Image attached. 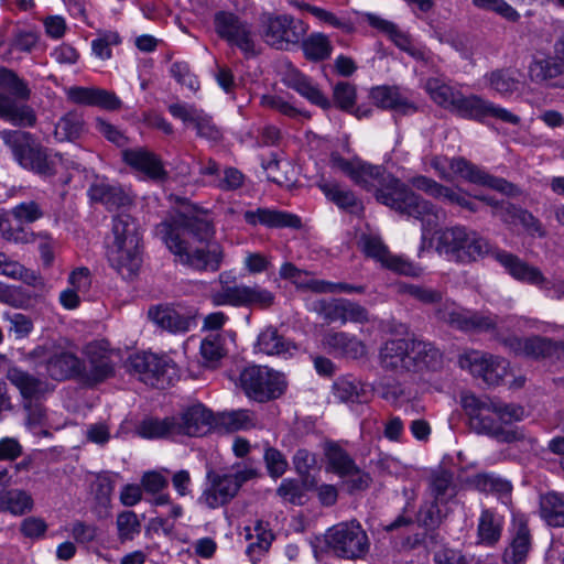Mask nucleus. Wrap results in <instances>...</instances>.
I'll return each mask as SVG.
<instances>
[{
    "label": "nucleus",
    "instance_id": "1",
    "mask_svg": "<svg viewBox=\"0 0 564 564\" xmlns=\"http://www.w3.org/2000/svg\"><path fill=\"white\" fill-rule=\"evenodd\" d=\"M175 261L196 272H217L225 259L224 247L216 240V226L208 212L181 214L158 226Z\"/></svg>",
    "mask_w": 564,
    "mask_h": 564
},
{
    "label": "nucleus",
    "instance_id": "2",
    "mask_svg": "<svg viewBox=\"0 0 564 564\" xmlns=\"http://www.w3.org/2000/svg\"><path fill=\"white\" fill-rule=\"evenodd\" d=\"M351 181L361 188L373 192L379 203L420 220L423 237L434 231L444 219L445 215L441 208L417 195L382 165H372L359 160Z\"/></svg>",
    "mask_w": 564,
    "mask_h": 564
},
{
    "label": "nucleus",
    "instance_id": "3",
    "mask_svg": "<svg viewBox=\"0 0 564 564\" xmlns=\"http://www.w3.org/2000/svg\"><path fill=\"white\" fill-rule=\"evenodd\" d=\"M460 403L468 416L470 429L477 434H485L506 443L525 440L522 431L503 427L505 424L522 420V406L488 397L478 398L473 393L462 395Z\"/></svg>",
    "mask_w": 564,
    "mask_h": 564
},
{
    "label": "nucleus",
    "instance_id": "4",
    "mask_svg": "<svg viewBox=\"0 0 564 564\" xmlns=\"http://www.w3.org/2000/svg\"><path fill=\"white\" fill-rule=\"evenodd\" d=\"M113 240L108 246L110 265L123 278L134 276L142 263L141 232L137 220L129 214H118L112 219Z\"/></svg>",
    "mask_w": 564,
    "mask_h": 564
},
{
    "label": "nucleus",
    "instance_id": "5",
    "mask_svg": "<svg viewBox=\"0 0 564 564\" xmlns=\"http://www.w3.org/2000/svg\"><path fill=\"white\" fill-rule=\"evenodd\" d=\"M30 97L28 84L13 70L0 67V118L14 126L32 127L35 115L25 104Z\"/></svg>",
    "mask_w": 564,
    "mask_h": 564
},
{
    "label": "nucleus",
    "instance_id": "6",
    "mask_svg": "<svg viewBox=\"0 0 564 564\" xmlns=\"http://www.w3.org/2000/svg\"><path fill=\"white\" fill-rule=\"evenodd\" d=\"M436 250L448 260L470 263L491 251L490 243L478 232L464 226L443 229L436 239Z\"/></svg>",
    "mask_w": 564,
    "mask_h": 564
},
{
    "label": "nucleus",
    "instance_id": "7",
    "mask_svg": "<svg viewBox=\"0 0 564 564\" xmlns=\"http://www.w3.org/2000/svg\"><path fill=\"white\" fill-rule=\"evenodd\" d=\"M259 476V470L249 464H235L229 473L208 470V487L204 489L198 502L209 509H216L230 502L247 481Z\"/></svg>",
    "mask_w": 564,
    "mask_h": 564
},
{
    "label": "nucleus",
    "instance_id": "8",
    "mask_svg": "<svg viewBox=\"0 0 564 564\" xmlns=\"http://www.w3.org/2000/svg\"><path fill=\"white\" fill-rule=\"evenodd\" d=\"M239 387L248 399L265 403L285 393L288 380L281 371L267 366L251 365L241 370Z\"/></svg>",
    "mask_w": 564,
    "mask_h": 564
},
{
    "label": "nucleus",
    "instance_id": "9",
    "mask_svg": "<svg viewBox=\"0 0 564 564\" xmlns=\"http://www.w3.org/2000/svg\"><path fill=\"white\" fill-rule=\"evenodd\" d=\"M126 369L140 381L156 389L172 386L180 377L177 366L171 358L153 352L131 355L126 361Z\"/></svg>",
    "mask_w": 564,
    "mask_h": 564
},
{
    "label": "nucleus",
    "instance_id": "10",
    "mask_svg": "<svg viewBox=\"0 0 564 564\" xmlns=\"http://www.w3.org/2000/svg\"><path fill=\"white\" fill-rule=\"evenodd\" d=\"M226 273L219 275L221 289L213 295L216 305H231L235 307H250L265 311L275 304V294L260 284L229 285L224 281Z\"/></svg>",
    "mask_w": 564,
    "mask_h": 564
},
{
    "label": "nucleus",
    "instance_id": "11",
    "mask_svg": "<svg viewBox=\"0 0 564 564\" xmlns=\"http://www.w3.org/2000/svg\"><path fill=\"white\" fill-rule=\"evenodd\" d=\"M326 543L336 556L345 560L364 558L370 547L369 538L357 521L334 525L326 534Z\"/></svg>",
    "mask_w": 564,
    "mask_h": 564
},
{
    "label": "nucleus",
    "instance_id": "12",
    "mask_svg": "<svg viewBox=\"0 0 564 564\" xmlns=\"http://www.w3.org/2000/svg\"><path fill=\"white\" fill-rule=\"evenodd\" d=\"M214 28L221 40L239 48L247 58L258 54L252 25L237 14L228 11L216 12Z\"/></svg>",
    "mask_w": 564,
    "mask_h": 564
},
{
    "label": "nucleus",
    "instance_id": "13",
    "mask_svg": "<svg viewBox=\"0 0 564 564\" xmlns=\"http://www.w3.org/2000/svg\"><path fill=\"white\" fill-rule=\"evenodd\" d=\"M307 31L308 25L304 21L290 14L270 15L262 25L264 42L271 47L284 51L299 45Z\"/></svg>",
    "mask_w": 564,
    "mask_h": 564
},
{
    "label": "nucleus",
    "instance_id": "14",
    "mask_svg": "<svg viewBox=\"0 0 564 564\" xmlns=\"http://www.w3.org/2000/svg\"><path fill=\"white\" fill-rule=\"evenodd\" d=\"M435 315L440 321L463 332L495 334L500 322L499 317L495 314L473 312L449 302L442 303L435 311Z\"/></svg>",
    "mask_w": 564,
    "mask_h": 564
},
{
    "label": "nucleus",
    "instance_id": "15",
    "mask_svg": "<svg viewBox=\"0 0 564 564\" xmlns=\"http://www.w3.org/2000/svg\"><path fill=\"white\" fill-rule=\"evenodd\" d=\"M502 345L512 354L533 360L555 359L564 361V341L550 337L531 335L519 337L511 335L501 339Z\"/></svg>",
    "mask_w": 564,
    "mask_h": 564
},
{
    "label": "nucleus",
    "instance_id": "16",
    "mask_svg": "<svg viewBox=\"0 0 564 564\" xmlns=\"http://www.w3.org/2000/svg\"><path fill=\"white\" fill-rule=\"evenodd\" d=\"M452 113L463 119L478 122H485L487 118H496L511 124L520 123V117L506 108L495 105L481 96L475 94L464 95L462 91L453 106Z\"/></svg>",
    "mask_w": 564,
    "mask_h": 564
},
{
    "label": "nucleus",
    "instance_id": "17",
    "mask_svg": "<svg viewBox=\"0 0 564 564\" xmlns=\"http://www.w3.org/2000/svg\"><path fill=\"white\" fill-rule=\"evenodd\" d=\"M84 355L88 366L82 361V383L94 387L115 376V350L107 340L89 343Z\"/></svg>",
    "mask_w": 564,
    "mask_h": 564
},
{
    "label": "nucleus",
    "instance_id": "18",
    "mask_svg": "<svg viewBox=\"0 0 564 564\" xmlns=\"http://www.w3.org/2000/svg\"><path fill=\"white\" fill-rule=\"evenodd\" d=\"M42 358L48 376L55 380L76 378L82 382V360L55 340L37 347V359Z\"/></svg>",
    "mask_w": 564,
    "mask_h": 564
},
{
    "label": "nucleus",
    "instance_id": "19",
    "mask_svg": "<svg viewBox=\"0 0 564 564\" xmlns=\"http://www.w3.org/2000/svg\"><path fill=\"white\" fill-rule=\"evenodd\" d=\"M459 365L490 386L499 384L507 376L509 368V362L505 358L478 350H471L462 356Z\"/></svg>",
    "mask_w": 564,
    "mask_h": 564
},
{
    "label": "nucleus",
    "instance_id": "20",
    "mask_svg": "<svg viewBox=\"0 0 564 564\" xmlns=\"http://www.w3.org/2000/svg\"><path fill=\"white\" fill-rule=\"evenodd\" d=\"M167 109L175 119H180L184 124H192L198 138L214 143L224 139V131L213 117L195 105L174 102Z\"/></svg>",
    "mask_w": 564,
    "mask_h": 564
},
{
    "label": "nucleus",
    "instance_id": "21",
    "mask_svg": "<svg viewBox=\"0 0 564 564\" xmlns=\"http://www.w3.org/2000/svg\"><path fill=\"white\" fill-rule=\"evenodd\" d=\"M360 245L365 254L378 261L384 269L410 276L420 274V268L401 256L392 254L381 238L364 235Z\"/></svg>",
    "mask_w": 564,
    "mask_h": 564
},
{
    "label": "nucleus",
    "instance_id": "22",
    "mask_svg": "<svg viewBox=\"0 0 564 564\" xmlns=\"http://www.w3.org/2000/svg\"><path fill=\"white\" fill-rule=\"evenodd\" d=\"M216 420L210 410L198 403L185 409L175 416V430L177 435L202 437L213 431Z\"/></svg>",
    "mask_w": 564,
    "mask_h": 564
},
{
    "label": "nucleus",
    "instance_id": "23",
    "mask_svg": "<svg viewBox=\"0 0 564 564\" xmlns=\"http://www.w3.org/2000/svg\"><path fill=\"white\" fill-rule=\"evenodd\" d=\"M123 162L148 180L161 182L167 178L161 158L145 148L127 149L122 152Z\"/></svg>",
    "mask_w": 564,
    "mask_h": 564
},
{
    "label": "nucleus",
    "instance_id": "24",
    "mask_svg": "<svg viewBox=\"0 0 564 564\" xmlns=\"http://www.w3.org/2000/svg\"><path fill=\"white\" fill-rule=\"evenodd\" d=\"M410 349V339L395 338L387 340L379 352L381 367L395 373L412 371L414 362L411 359Z\"/></svg>",
    "mask_w": 564,
    "mask_h": 564
},
{
    "label": "nucleus",
    "instance_id": "25",
    "mask_svg": "<svg viewBox=\"0 0 564 564\" xmlns=\"http://www.w3.org/2000/svg\"><path fill=\"white\" fill-rule=\"evenodd\" d=\"M243 219L250 226L261 225L270 229H300L302 227V220L297 215L268 207L246 210L243 213Z\"/></svg>",
    "mask_w": 564,
    "mask_h": 564
},
{
    "label": "nucleus",
    "instance_id": "26",
    "mask_svg": "<svg viewBox=\"0 0 564 564\" xmlns=\"http://www.w3.org/2000/svg\"><path fill=\"white\" fill-rule=\"evenodd\" d=\"M510 533V543L502 554V560L506 564L524 563L532 549V534L528 521L522 517L514 519Z\"/></svg>",
    "mask_w": 564,
    "mask_h": 564
},
{
    "label": "nucleus",
    "instance_id": "27",
    "mask_svg": "<svg viewBox=\"0 0 564 564\" xmlns=\"http://www.w3.org/2000/svg\"><path fill=\"white\" fill-rule=\"evenodd\" d=\"M67 100L79 106L99 107L107 110L121 108L115 93L97 87L72 86L66 90Z\"/></svg>",
    "mask_w": 564,
    "mask_h": 564
},
{
    "label": "nucleus",
    "instance_id": "28",
    "mask_svg": "<svg viewBox=\"0 0 564 564\" xmlns=\"http://www.w3.org/2000/svg\"><path fill=\"white\" fill-rule=\"evenodd\" d=\"M492 254L513 279L539 288L546 283V278L539 268L530 265L518 256L505 250H496Z\"/></svg>",
    "mask_w": 564,
    "mask_h": 564
},
{
    "label": "nucleus",
    "instance_id": "29",
    "mask_svg": "<svg viewBox=\"0 0 564 564\" xmlns=\"http://www.w3.org/2000/svg\"><path fill=\"white\" fill-rule=\"evenodd\" d=\"M492 254L513 279L539 288L546 283V278L539 268L530 265L518 256L505 250H496Z\"/></svg>",
    "mask_w": 564,
    "mask_h": 564
},
{
    "label": "nucleus",
    "instance_id": "30",
    "mask_svg": "<svg viewBox=\"0 0 564 564\" xmlns=\"http://www.w3.org/2000/svg\"><path fill=\"white\" fill-rule=\"evenodd\" d=\"M0 137L22 167L30 171L35 169V140L30 132L3 130Z\"/></svg>",
    "mask_w": 564,
    "mask_h": 564
},
{
    "label": "nucleus",
    "instance_id": "31",
    "mask_svg": "<svg viewBox=\"0 0 564 564\" xmlns=\"http://www.w3.org/2000/svg\"><path fill=\"white\" fill-rule=\"evenodd\" d=\"M322 344L330 354L351 359L361 358L367 352L366 345L346 332L329 330L323 336Z\"/></svg>",
    "mask_w": 564,
    "mask_h": 564
},
{
    "label": "nucleus",
    "instance_id": "32",
    "mask_svg": "<svg viewBox=\"0 0 564 564\" xmlns=\"http://www.w3.org/2000/svg\"><path fill=\"white\" fill-rule=\"evenodd\" d=\"M555 55H534L528 67V74L531 82L544 84L564 74V56L557 53Z\"/></svg>",
    "mask_w": 564,
    "mask_h": 564
},
{
    "label": "nucleus",
    "instance_id": "33",
    "mask_svg": "<svg viewBox=\"0 0 564 564\" xmlns=\"http://www.w3.org/2000/svg\"><path fill=\"white\" fill-rule=\"evenodd\" d=\"M370 98L373 104L382 109L393 110L401 115H409L416 111L411 102L398 87L378 86L371 89Z\"/></svg>",
    "mask_w": 564,
    "mask_h": 564
},
{
    "label": "nucleus",
    "instance_id": "34",
    "mask_svg": "<svg viewBox=\"0 0 564 564\" xmlns=\"http://www.w3.org/2000/svg\"><path fill=\"white\" fill-rule=\"evenodd\" d=\"M256 349L268 356L286 357L292 356L297 346L270 325L258 335Z\"/></svg>",
    "mask_w": 564,
    "mask_h": 564
},
{
    "label": "nucleus",
    "instance_id": "35",
    "mask_svg": "<svg viewBox=\"0 0 564 564\" xmlns=\"http://www.w3.org/2000/svg\"><path fill=\"white\" fill-rule=\"evenodd\" d=\"M149 318L159 327L171 333H185L189 329L192 318L180 314L169 305L152 306L148 311Z\"/></svg>",
    "mask_w": 564,
    "mask_h": 564
},
{
    "label": "nucleus",
    "instance_id": "36",
    "mask_svg": "<svg viewBox=\"0 0 564 564\" xmlns=\"http://www.w3.org/2000/svg\"><path fill=\"white\" fill-rule=\"evenodd\" d=\"M503 518L492 509H484L477 524L478 544L495 546L501 539Z\"/></svg>",
    "mask_w": 564,
    "mask_h": 564
},
{
    "label": "nucleus",
    "instance_id": "37",
    "mask_svg": "<svg viewBox=\"0 0 564 564\" xmlns=\"http://www.w3.org/2000/svg\"><path fill=\"white\" fill-rule=\"evenodd\" d=\"M6 378L19 390L23 406L30 412L31 417L35 402V377L15 365H10Z\"/></svg>",
    "mask_w": 564,
    "mask_h": 564
},
{
    "label": "nucleus",
    "instance_id": "38",
    "mask_svg": "<svg viewBox=\"0 0 564 564\" xmlns=\"http://www.w3.org/2000/svg\"><path fill=\"white\" fill-rule=\"evenodd\" d=\"M326 471L335 474L339 478L355 468L352 456L337 442L328 441L324 444Z\"/></svg>",
    "mask_w": 564,
    "mask_h": 564
},
{
    "label": "nucleus",
    "instance_id": "39",
    "mask_svg": "<svg viewBox=\"0 0 564 564\" xmlns=\"http://www.w3.org/2000/svg\"><path fill=\"white\" fill-rule=\"evenodd\" d=\"M288 85L302 97L306 98L311 104L316 105L324 110L330 108V100L307 76L299 72L291 73L289 75Z\"/></svg>",
    "mask_w": 564,
    "mask_h": 564
},
{
    "label": "nucleus",
    "instance_id": "40",
    "mask_svg": "<svg viewBox=\"0 0 564 564\" xmlns=\"http://www.w3.org/2000/svg\"><path fill=\"white\" fill-rule=\"evenodd\" d=\"M411 341V359L413 360V370L437 369L442 364L441 351L429 341L410 339Z\"/></svg>",
    "mask_w": 564,
    "mask_h": 564
},
{
    "label": "nucleus",
    "instance_id": "41",
    "mask_svg": "<svg viewBox=\"0 0 564 564\" xmlns=\"http://www.w3.org/2000/svg\"><path fill=\"white\" fill-rule=\"evenodd\" d=\"M307 61L322 62L330 57L333 44L329 37L321 32H313L300 42Z\"/></svg>",
    "mask_w": 564,
    "mask_h": 564
},
{
    "label": "nucleus",
    "instance_id": "42",
    "mask_svg": "<svg viewBox=\"0 0 564 564\" xmlns=\"http://www.w3.org/2000/svg\"><path fill=\"white\" fill-rule=\"evenodd\" d=\"M84 127L83 115L76 110L68 111L55 124L54 139L58 142L75 141L83 134Z\"/></svg>",
    "mask_w": 564,
    "mask_h": 564
},
{
    "label": "nucleus",
    "instance_id": "43",
    "mask_svg": "<svg viewBox=\"0 0 564 564\" xmlns=\"http://www.w3.org/2000/svg\"><path fill=\"white\" fill-rule=\"evenodd\" d=\"M91 198L100 202L109 210L124 207L131 203L127 193L117 185L98 184L90 188Z\"/></svg>",
    "mask_w": 564,
    "mask_h": 564
},
{
    "label": "nucleus",
    "instance_id": "44",
    "mask_svg": "<svg viewBox=\"0 0 564 564\" xmlns=\"http://www.w3.org/2000/svg\"><path fill=\"white\" fill-rule=\"evenodd\" d=\"M541 517L551 527H564V494L547 492L540 502Z\"/></svg>",
    "mask_w": 564,
    "mask_h": 564
},
{
    "label": "nucleus",
    "instance_id": "45",
    "mask_svg": "<svg viewBox=\"0 0 564 564\" xmlns=\"http://www.w3.org/2000/svg\"><path fill=\"white\" fill-rule=\"evenodd\" d=\"M317 187L328 200L340 209H352L357 206V198L350 189L343 188L338 183L332 182L324 176L317 182Z\"/></svg>",
    "mask_w": 564,
    "mask_h": 564
},
{
    "label": "nucleus",
    "instance_id": "46",
    "mask_svg": "<svg viewBox=\"0 0 564 564\" xmlns=\"http://www.w3.org/2000/svg\"><path fill=\"white\" fill-rule=\"evenodd\" d=\"M425 90L435 104L451 112L460 93V90L455 89L444 80L436 77H432L426 80Z\"/></svg>",
    "mask_w": 564,
    "mask_h": 564
},
{
    "label": "nucleus",
    "instance_id": "47",
    "mask_svg": "<svg viewBox=\"0 0 564 564\" xmlns=\"http://www.w3.org/2000/svg\"><path fill=\"white\" fill-rule=\"evenodd\" d=\"M333 394L339 402L360 403L364 401L365 389L359 380L346 376L333 383Z\"/></svg>",
    "mask_w": 564,
    "mask_h": 564
},
{
    "label": "nucleus",
    "instance_id": "48",
    "mask_svg": "<svg viewBox=\"0 0 564 564\" xmlns=\"http://www.w3.org/2000/svg\"><path fill=\"white\" fill-rule=\"evenodd\" d=\"M344 297L316 300L311 304L310 310L328 325L333 323L344 325Z\"/></svg>",
    "mask_w": 564,
    "mask_h": 564
},
{
    "label": "nucleus",
    "instance_id": "49",
    "mask_svg": "<svg viewBox=\"0 0 564 564\" xmlns=\"http://www.w3.org/2000/svg\"><path fill=\"white\" fill-rule=\"evenodd\" d=\"M138 432L145 438H161L177 436L175 430V416L159 419H147L141 422Z\"/></svg>",
    "mask_w": 564,
    "mask_h": 564
},
{
    "label": "nucleus",
    "instance_id": "50",
    "mask_svg": "<svg viewBox=\"0 0 564 564\" xmlns=\"http://www.w3.org/2000/svg\"><path fill=\"white\" fill-rule=\"evenodd\" d=\"M293 464L304 488L307 490L313 489L316 486V479L311 476V470L317 464L316 455L305 448H299L294 454Z\"/></svg>",
    "mask_w": 564,
    "mask_h": 564
},
{
    "label": "nucleus",
    "instance_id": "51",
    "mask_svg": "<svg viewBox=\"0 0 564 564\" xmlns=\"http://www.w3.org/2000/svg\"><path fill=\"white\" fill-rule=\"evenodd\" d=\"M449 170L470 183L486 185L489 174L463 156L452 158Z\"/></svg>",
    "mask_w": 564,
    "mask_h": 564
},
{
    "label": "nucleus",
    "instance_id": "52",
    "mask_svg": "<svg viewBox=\"0 0 564 564\" xmlns=\"http://www.w3.org/2000/svg\"><path fill=\"white\" fill-rule=\"evenodd\" d=\"M33 499L31 495L18 489L0 494V509L8 510L15 516H21L31 510Z\"/></svg>",
    "mask_w": 564,
    "mask_h": 564
},
{
    "label": "nucleus",
    "instance_id": "53",
    "mask_svg": "<svg viewBox=\"0 0 564 564\" xmlns=\"http://www.w3.org/2000/svg\"><path fill=\"white\" fill-rule=\"evenodd\" d=\"M471 485L481 492H491L499 495H507L511 491V484L492 474V473H479L471 479Z\"/></svg>",
    "mask_w": 564,
    "mask_h": 564
},
{
    "label": "nucleus",
    "instance_id": "54",
    "mask_svg": "<svg viewBox=\"0 0 564 564\" xmlns=\"http://www.w3.org/2000/svg\"><path fill=\"white\" fill-rule=\"evenodd\" d=\"M491 89L502 96H510L519 89L520 82L509 69H496L487 75Z\"/></svg>",
    "mask_w": 564,
    "mask_h": 564
},
{
    "label": "nucleus",
    "instance_id": "55",
    "mask_svg": "<svg viewBox=\"0 0 564 564\" xmlns=\"http://www.w3.org/2000/svg\"><path fill=\"white\" fill-rule=\"evenodd\" d=\"M119 44L121 36L117 31L99 30L98 37L91 41V51L96 57L107 61L112 56L111 46Z\"/></svg>",
    "mask_w": 564,
    "mask_h": 564
},
{
    "label": "nucleus",
    "instance_id": "56",
    "mask_svg": "<svg viewBox=\"0 0 564 564\" xmlns=\"http://www.w3.org/2000/svg\"><path fill=\"white\" fill-rule=\"evenodd\" d=\"M118 539L121 543L134 540L141 532V522L133 511H122L116 520Z\"/></svg>",
    "mask_w": 564,
    "mask_h": 564
},
{
    "label": "nucleus",
    "instance_id": "57",
    "mask_svg": "<svg viewBox=\"0 0 564 564\" xmlns=\"http://www.w3.org/2000/svg\"><path fill=\"white\" fill-rule=\"evenodd\" d=\"M356 86L348 82H338L333 87V100L335 106L346 112H352L356 106Z\"/></svg>",
    "mask_w": 564,
    "mask_h": 564
},
{
    "label": "nucleus",
    "instance_id": "58",
    "mask_svg": "<svg viewBox=\"0 0 564 564\" xmlns=\"http://www.w3.org/2000/svg\"><path fill=\"white\" fill-rule=\"evenodd\" d=\"M258 419L253 411L241 409L221 416V423L231 431L249 430L257 425Z\"/></svg>",
    "mask_w": 564,
    "mask_h": 564
},
{
    "label": "nucleus",
    "instance_id": "59",
    "mask_svg": "<svg viewBox=\"0 0 564 564\" xmlns=\"http://www.w3.org/2000/svg\"><path fill=\"white\" fill-rule=\"evenodd\" d=\"M65 169L62 156L47 149L37 148V174L52 176Z\"/></svg>",
    "mask_w": 564,
    "mask_h": 564
},
{
    "label": "nucleus",
    "instance_id": "60",
    "mask_svg": "<svg viewBox=\"0 0 564 564\" xmlns=\"http://www.w3.org/2000/svg\"><path fill=\"white\" fill-rule=\"evenodd\" d=\"M481 202L494 207L492 215L498 217L501 221L507 225H516L520 220L522 207L516 206L509 202L498 203L489 197L481 196Z\"/></svg>",
    "mask_w": 564,
    "mask_h": 564
},
{
    "label": "nucleus",
    "instance_id": "61",
    "mask_svg": "<svg viewBox=\"0 0 564 564\" xmlns=\"http://www.w3.org/2000/svg\"><path fill=\"white\" fill-rule=\"evenodd\" d=\"M0 236L14 242H29L33 234L23 226L15 225L13 218L0 214Z\"/></svg>",
    "mask_w": 564,
    "mask_h": 564
},
{
    "label": "nucleus",
    "instance_id": "62",
    "mask_svg": "<svg viewBox=\"0 0 564 564\" xmlns=\"http://www.w3.org/2000/svg\"><path fill=\"white\" fill-rule=\"evenodd\" d=\"M400 291L423 304H437L443 299L441 291L419 284L403 283L400 285Z\"/></svg>",
    "mask_w": 564,
    "mask_h": 564
},
{
    "label": "nucleus",
    "instance_id": "63",
    "mask_svg": "<svg viewBox=\"0 0 564 564\" xmlns=\"http://www.w3.org/2000/svg\"><path fill=\"white\" fill-rule=\"evenodd\" d=\"M453 484V474L441 469L432 474L430 479V489L435 500L445 502L446 496Z\"/></svg>",
    "mask_w": 564,
    "mask_h": 564
},
{
    "label": "nucleus",
    "instance_id": "64",
    "mask_svg": "<svg viewBox=\"0 0 564 564\" xmlns=\"http://www.w3.org/2000/svg\"><path fill=\"white\" fill-rule=\"evenodd\" d=\"M340 478L344 480V485L349 494L365 491L372 482L370 474L362 470L357 464L355 465V468H351L347 475L341 476Z\"/></svg>",
    "mask_w": 564,
    "mask_h": 564
}]
</instances>
